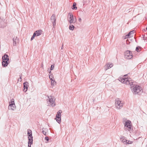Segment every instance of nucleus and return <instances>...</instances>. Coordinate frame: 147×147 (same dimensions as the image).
<instances>
[{"instance_id":"2f4dec72","label":"nucleus","mask_w":147,"mask_h":147,"mask_svg":"<svg viewBox=\"0 0 147 147\" xmlns=\"http://www.w3.org/2000/svg\"><path fill=\"white\" fill-rule=\"evenodd\" d=\"M63 48V45H62V47H61V49H62Z\"/></svg>"},{"instance_id":"c756f323","label":"nucleus","mask_w":147,"mask_h":147,"mask_svg":"<svg viewBox=\"0 0 147 147\" xmlns=\"http://www.w3.org/2000/svg\"><path fill=\"white\" fill-rule=\"evenodd\" d=\"M82 21V19L80 18H79L78 21L80 22H81Z\"/></svg>"},{"instance_id":"a878e982","label":"nucleus","mask_w":147,"mask_h":147,"mask_svg":"<svg viewBox=\"0 0 147 147\" xmlns=\"http://www.w3.org/2000/svg\"><path fill=\"white\" fill-rule=\"evenodd\" d=\"M132 143L131 141H127L126 143V144H131Z\"/></svg>"},{"instance_id":"1a4fd4ad","label":"nucleus","mask_w":147,"mask_h":147,"mask_svg":"<svg viewBox=\"0 0 147 147\" xmlns=\"http://www.w3.org/2000/svg\"><path fill=\"white\" fill-rule=\"evenodd\" d=\"M51 20L53 23V27L54 28L56 24V15L55 14H52L51 18Z\"/></svg>"},{"instance_id":"72a5a7b5","label":"nucleus","mask_w":147,"mask_h":147,"mask_svg":"<svg viewBox=\"0 0 147 147\" xmlns=\"http://www.w3.org/2000/svg\"><path fill=\"white\" fill-rule=\"evenodd\" d=\"M51 71H50L49 72V73H51Z\"/></svg>"},{"instance_id":"6ab92c4d","label":"nucleus","mask_w":147,"mask_h":147,"mask_svg":"<svg viewBox=\"0 0 147 147\" xmlns=\"http://www.w3.org/2000/svg\"><path fill=\"white\" fill-rule=\"evenodd\" d=\"M8 56L7 55L5 54L2 57L3 60H7L9 61V59L8 58Z\"/></svg>"},{"instance_id":"9b49d317","label":"nucleus","mask_w":147,"mask_h":147,"mask_svg":"<svg viewBox=\"0 0 147 147\" xmlns=\"http://www.w3.org/2000/svg\"><path fill=\"white\" fill-rule=\"evenodd\" d=\"M49 77L50 80H51V86H53L56 84V82L52 74L49 75Z\"/></svg>"},{"instance_id":"4468645a","label":"nucleus","mask_w":147,"mask_h":147,"mask_svg":"<svg viewBox=\"0 0 147 147\" xmlns=\"http://www.w3.org/2000/svg\"><path fill=\"white\" fill-rule=\"evenodd\" d=\"M24 85V92H26L28 90V83L27 82H25L23 83Z\"/></svg>"},{"instance_id":"412c9836","label":"nucleus","mask_w":147,"mask_h":147,"mask_svg":"<svg viewBox=\"0 0 147 147\" xmlns=\"http://www.w3.org/2000/svg\"><path fill=\"white\" fill-rule=\"evenodd\" d=\"M74 25L70 24L69 27V28L70 30H73L74 29Z\"/></svg>"},{"instance_id":"7ed1b4c3","label":"nucleus","mask_w":147,"mask_h":147,"mask_svg":"<svg viewBox=\"0 0 147 147\" xmlns=\"http://www.w3.org/2000/svg\"><path fill=\"white\" fill-rule=\"evenodd\" d=\"M115 105L117 109H120L123 107V102L119 98H117L115 100Z\"/></svg>"},{"instance_id":"aec40b11","label":"nucleus","mask_w":147,"mask_h":147,"mask_svg":"<svg viewBox=\"0 0 147 147\" xmlns=\"http://www.w3.org/2000/svg\"><path fill=\"white\" fill-rule=\"evenodd\" d=\"M121 141L124 144H126L127 140L125 139L124 137H122L120 139Z\"/></svg>"},{"instance_id":"b1692460","label":"nucleus","mask_w":147,"mask_h":147,"mask_svg":"<svg viewBox=\"0 0 147 147\" xmlns=\"http://www.w3.org/2000/svg\"><path fill=\"white\" fill-rule=\"evenodd\" d=\"M42 132L43 134H44L45 135H46V134L47 132L45 131L44 130V129L43 128L42 129Z\"/></svg>"},{"instance_id":"393cba45","label":"nucleus","mask_w":147,"mask_h":147,"mask_svg":"<svg viewBox=\"0 0 147 147\" xmlns=\"http://www.w3.org/2000/svg\"><path fill=\"white\" fill-rule=\"evenodd\" d=\"M54 67V65H51V67L50 70H53V69Z\"/></svg>"},{"instance_id":"f704fd0d","label":"nucleus","mask_w":147,"mask_h":147,"mask_svg":"<svg viewBox=\"0 0 147 147\" xmlns=\"http://www.w3.org/2000/svg\"><path fill=\"white\" fill-rule=\"evenodd\" d=\"M146 30H147V27L146 28Z\"/></svg>"},{"instance_id":"e433bc0d","label":"nucleus","mask_w":147,"mask_h":147,"mask_svg":"<svg viewBox=\"0 0 147 147\" xmlns=\"http://www.w3.org/2000/svg\"><path fill=\"white\" fill-rule=\"evenodd\" d=\"M43 66V65H42V67Z\"/></svg>"},{"instance_id":"9d476101","label":"nucleus","mask_w":147,"mask_h":147,"mask_svg":"<svg viewBox=\"0 0 147 147\" xmlns=\"http://www.w3.org/2000/svg\"><path fill=\"white\" fill-rule=\"evenodd\" d=\"M42 33V31L41 30H38L36 31L33 34V36L31 39V40L33 39L35 36L40 35Z\"/></svg>"},{"instance_id":"dca6fc26","label":"nucleus","mask_w":147,"mask_h":147,"mask_svg":"<svg viewBox=\"0 0 147 147\" xmlns=\"http://www.w3.org/2000/svg\"><path fill=\"white\" fill-rule=\"evenodd\" d=\"M134 33V30L131 31L127 35L125 36V38H129L132 37L133 36L132 34H133Z\"/></svg>"},{"instance_id":"f257e3e1","label":"nucleus","mask_w":147,"mask_h":147,"mask_svg":"<svg viewBox=\"0 0 147 147\" xmlns=\"http://www.w3.org/2000/svg\"><path fill=\"white\" fill-rule=\"evenodd\" d=\"M127 75H125L122 77H120L119 80L121 83L131 86V90L134 94H140L143 92L142 88L138 85H133V81L131 79L126 77Z\"/></svg>"},{"instance_id":"6e6552de","label":"nucleus","mask_w":147,"mask_h":147,"mask_svg":"<svg viewBox=\"0 0 147 147\" xmlns=\"http://www.w3.org/2000/svg\"><path fill=\"white\" fill-rule=\"evenodd\" d=\"M62 112V111L61 110H59L56 115V117L59 119L57 120V121L59 123H60L61 122V113Z\"/></svg>"},{"instance_id":"bb28decb","label":"nucleus","mask_w":147,"mask_h":147,"mask_svg":"<svg viewBox=\"0 0 147 147\" xmlns=\"http://www.w3.org/2000/svg\"><path fill=\"white\" fill-rule=\"evenodd\" d=\"M140 47H137L136 48V50L137 51V52H139V49H140Z\"/></svg>"},{"instance_id":"7c9ffc66","label":"nucleus","mask_w":147,"mask_h":147,"mask_svg":"<svg viewBox=\"0 0 147 147\" xmlns=\"http://www.w3.org/2000/svg\"><path fill=\"white\" fill-rule=\"evenodd\" d=\"M55 119L57 121V120L59 119H58V118L56 117V118H55Z\"/></svg>"},{"instance_id":"4be33fe9","label":"nucleus","mask_w":147,"mask_h":147,"mask_svg":"<svg viewBox=\"0 0 147 147\" xmlns=\"http://www.w3.org/2000/svg\"><path fill=\"white\" fill-rule=\"evenodd\" d=\"M27 135L28 136H30V135H31V136H32V131L30 130V129H28L27 131Z\"/></svg>"},{"instance_id":"5701e85b","label":"nucleus","mask_w":147,"mask_h":147,"mask_svg":"<svg viewBox=\"0 0 147 147\" xmlns=\"http://www.w3.org/2000/svg\"><path fill=\"white\" fill-rule=\"evenodd\" d=\"M76 3H74L73 5V6L74 7H73V8H72V9H74L75 10L77 9V7L76 6Z\"/></svg>"},{"instance_id":"473e14b6","label":"nucleus","mask_w":147,"mask_h":147,"mask_svg":"<svg viewBox=\"0 0 147 147\" xmlns=\"http://www.w3.org/2000/svg\"><path fill=\"white\" fill-rule=\"evenodd\" d=\"M28 147H31L30 145H29V144H28Z\"/></svg>"},{"instance_id":"0eeeda50","label":"nucleus","mask_w":147,"mask_h":147,"mask_svg":"<svg viewBox=\"0 0 147 147\" xmlns=\"http://www.w3.org/2000/svg\"><path fill=\"white\" fill-rule=\"evenodd\" d=\"M15 105L14 104V100L12 99L11 100V103H9V105L8 107V109L14 110L15 109Z\"/></svg>"},{"instance_id":"a211bd4d","label":"nucleus","mask_w":147,"mask_h":147,"mask_svg":"<svg viewBox=\"0 0 147 147\" xmlns=\"http://www.w3.org/2000/svg\"><path fill=\"white\" fill-rule=\"evenodd\" d=\"M6 26V24L3 22L0 23V27L1 28H4Z\"/></svg>"},{"instance_id":"f8f14e48","label":"nucleus","mask_w":147,"mask_h":147,"mask_svg":"<svg viewBox=\"0 0 147 147\" xmlns=\"http://www.w3.org/2000/svg\"><path fill=\"white\" fill-rule=\"evenodd\" d=\"M13 46H16L19 42V40L17 36L14 37L13 38Z\"/></svg>"},{"instance_id":"c85d7f7f","label":"nucleus","mask_w":147,"mask_h":147,"mask_svg":"<svg viewBox=\"0 0 147 147\" xmlns=\"http://www.w3.org/2000/svg\"><path fill=\"white\" fill-rule=\"evenodd\" d=\"M45 140L48 141L49 140L48 137H46L45 138Z\"/></svg>"},{"instance_id":"ddd939ff","label":"nucleus","mask_w":147,"mask_h":147,"mask_svg":"<svg viewBox=\"0 0 147 147\" xmlns=\"http://www.w3.org/2000/svg\"><path fill=\"white\" fill-rule=\"evenodd\" d=\"M113 66V64L112 63H108L106 64L105 66L104 67L105 70H107L108 69L111 68Z\"/></svg>"},{"instance_id":"423d86ee","label":"nucleus","mask_w":147,"mask_h":147,"mask_svg":"<svg viewBox=\"0 0 147 147\" xmlns=\"http://www.w3.org/2000/svg\"><path fill=\"white\" fill-rule=\"evenodd\" d=\"M125 57L127 59H130L132 57V54L130 51H127L125 53Z\"/></svg>"},{"instance_id":"2eb2a0df","label":"nucleus","mask_w":147,"mask_h":147,"mask_svg":"<svg viewBox=\"0 0 147 147\" xmlns=\"http://www.w3.org/2000/svg\"><path fill=\"white\" fill-rule=\"evenodd\" d=\"M2 63V66L4 67H5L8 65L9 61L3 60Z\"/></svg>"},{"instance_id":"f03ea898","label":"nucleus","mask_w":147,"mask_h":147,"mask_svg":"<svg viewBox=\"0 0 147 147\" xmlns=\"http://www.w3.org/2000/svg\"><path fill=\"white\" fill-rule=\"evenodd\" d=\"M123 122H125L124 129L126 131L131 133L132 130V124L131 121L127 120L125 119H123Z\"/></svg>"},{"instance_id":"20e7f679","label":"nucleus","mask_w":147,"mask_h":147,"mask_svg":"<svg viewBox=\"0 0 147 147\" xmlns=\"http://www.w3.org/2000/svg\"><path fill=\"white\" fill-rule=\"evenodd\" d=\"M67 20L70 24H74L76 22V19H74V16L71 13H69L67 16Z\"/></svg>"},{"instance_id":"c9c22d12","label":"nucleus","mask_w":147,"mask_h":147,"mask_svg":"<svg viewBox=\"0 0 147 147\" xmlns=\"http://www.w3.org/2000/svg\"><path fill=\"white\" fill-rule=\"evenodd\" d=\"M146 147H147V145L146 146Z\"/></svg>"},{"instance_id":"cd10ccee","label":"nucleus","mask_w":147,"mask_h":147,"mask_svg":"<svg viewBox=\"0 0 147 147\" xmlns=\"http://www.w3.org/2000/svg\"><path fill=\"white\" fill-rule=\"evenodd\" d=\"M22 80V76H20V78L19 79H18V80L20 81H21Z\"/></svg>"},{"instance_id":"39448f33","label":"nucleus","mask_w":147,"mask_h":147,"mask_svg":"<svg viewBox=\"0 0 147 147\" xmlns=\"http://www.w3.org/2000/svg\"><path fill=\"white\" fill-rule=\"evenodd\" d=\"M49 98V102H48V105L54 107L55 105V99L54 97L52 96H48Z\"/></svg>"},{"instance_id":"f3484780","label":"nucleus","mask_w":147,"mask_h":147,"mask_svg":"<svg viewBox=\"0 0 147 147\" xmlns=\"http://www.w3.org/2000/svg\"><path fill=\"white\" fill-rule=\"evenodd\" d=\"M28 138L29 140L28 144H32L33 141V137L32 136H31V135L28 136Z\"/></svg>"},{"instance_id":"4c0bfd02","label":"nucleus","mask_w":147,"mask_h":147,"mask_svg":"<svg viewBox=\"0 0 147 147\" xmlns=\"http://www.w3.org/2000/svg\"><path fill=\"white\" fill-rule=\"evenodd\" d=\"M43 66V65H42V67Z\"/></svg>"}]
</instances>
